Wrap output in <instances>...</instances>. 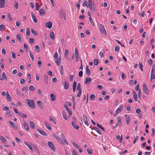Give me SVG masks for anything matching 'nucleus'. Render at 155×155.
I'll list each match as a JSON object with an SVG mask.
<instances>
[{
    "label": "nucleus",
    "mask_w": 155,
    "mask_h": 155,
    "mask_svg": "<svg viewBox=\"0 0 155 155\" xmlns=\"http://www.w3.org/2000/svg\"><path fill=\"white\" fill-rule=\"evenodd\" d=\"M139 66L141 71H143L142 64L141 63H139Z\"/></svg>",
    "instance_id": "e2e57ef3"
},
{
    "label": "nucleus",
    "mask_w": 155,
    "mask_h": 155,
    "mask_svg": "<svg viewBox=\"0 0 155 155\" xmlns=\"http://www.w3.org/2000/svg\"><path fill=\"white\" fill-rule=\"evenodd\" d=\"M155 66L154 65H153L151 69V74H154V71H155Z\"/></svg>",
    "instance_id": "4c0bfd02"
},
{
    "label": "nucleus",
    "mask_w": 155,
    "mask_h": 155,
    "mask_svg": "<svg viewBox=\"0 0 155 155\" xmlns=\"http://www.w3.org/2000/svg\"><path fill=\"white\" fill-rule=\"evenodd\" d=\"M26 35L29 36L30 35V30L29 28H27L26 29Z\"/></svg>",
    "instance_id": "ea45409f"
},
{
    "label": "nucleus",
    "mask_w": 155,
    "mask_h": 155,
    "mask_svg": "<svg viewBox=\"0 0 155 155\" xmlns=\"http://www.w3.org/2000/svg\"><path fill=\"white\" fill-rule=\"evenodd\" d=\"M71 142L72 143V144L73 145L74 147H75L77 148L78 147V146L77 145V144L74 141H71Z\"/></svg>",
    "instance_id": "5fc2aeb1"
},
{
    "label": "nucleus",
    "mask_w": 155,
    "mask_h": 155,
    "mask_svg": "<svg viewBox=\"0 0 155 155\" xmlns=\"http://www.w3.org/2000/svg\"><path fill=\"white\" fill-rule=\"evenodd\" d=\"M92 81L91 78H87L86 79V81L85 84H88L91 83Z\"/></svg>",
    "instance_id": "dca6fc26"
},
{
    "label": "nucleus",
    "mask_w": 155,
    "mask_h": 155,
    "mask_svg": "<svg viewBox=\"0 0 155 155\" xmlns=\"http://www.w3.org/2000/svg\"><path fill=\"white\" fill-rule=\"evenodd\" d=\"M1 140L2 143H5L6 142L5 139L2 136H0Z\"/></svg>",
    "instance_id": "09e8293b"
},
{
    "label": "nucleus",
    "mask_w": 155,
    "mask_h": 155,
    "mask_svg": "<svg viewBox=\"0 0 155 155\" xmlns=\"http://www.w3.org/2000/svg\"><path fill=\"white\" fill-rule=\"evenodd\" d=\"M41 102L39 101H38L37 102L38 106L41 109L43 108V106L41 104Z\"/></svg>",
    "instance_id": "aec40b11"
},
{
    "label": "nucleus",
    "mask_w": 155,
    "mask_h": 155,
    "mask_svg": "<svg viewBox=\"0 0 155 155\" xmlns=\"http://www.w3.org/2000/svg\"><path fill=\"white\" fill-rule=\"evenodd\" d=\"M32 146H33L34 149L36 151V152L39 154H40V152L36 146L34 144H32Z\"/></svg>",
    "instance_id": "a211bd4d"
},
{
    "label": "nucleus",
    "mask_w": 155,
    "mask_h": 155,
    "mask_svg": "<svg viewBox=\"0 0 155 155\" xmlns=\"http://www.w3.org/2000/svg\"><path fill=\"white\" fill-rule=\"evenodd\" d=\"M50 37L53 40L54 39V33L53 31H51L50 34Z\"/></svg>",
    "instance_id": "2f4dec72"
},
{
    "label": "nucleus",
    "mask_w": 155,
    "mask_h": 155,
    "mask_svg": "<svg viewBox=\"0 0 155 155\" xmlns=\"http://www.w3.org/2000/svg\"><path fill=\"white\" fill-rule=\"evenodd\" d=\"M35 50L37 52H39L40 51V48L38 45H36L35 46Z\"/></svg>",
    "instance_id": "58836bf2"
},
{
    "label": "nucleus",
    "mask_w": 155,
    "mask_h": 155,
    "mask_svg": "<svg viewBox=\"0 0 155 155\" xmlns=\"http://www.w3.org/2000/svg\"><path fill=\"white\" fill-rule=\"evenodd\" d=\"M39 12L40 15H42L45 13V11L44 9L41 8L40 9L39 11Z\"/></svg>",
    "instance_id": "c756f323"
},
{
    "label": "nucleus",
    "mask_w": 155,
    "mask_h": 155,
    "mask_svg": "<svg viewBox=\"0 0 155 155\" xmlns=\"http://www.w3.org/2000/svg\"><path fill=\"white\" fill-rule=\"evenodd\" d=\"M48 144L49 147L54 151H55V147L54 144L51 142H48Z\"/></svg>",
    "instance_id": "39448f33"
},
{
    "label": "nucleus",
    "mask_w": 155,
    "mask_h": 155,
    "mask_svg": "<svg viewBox=\"0 0 155 155\" xmlns=\"http://www.w3.org/2000/svg\"><path fill=\"white\" fill-rule=\"evenodd\" d=\"M55 138L60 143H61L62 144H64L63 142V141L58 136H57L55 137Z\"/></svg>",
    "instance_id": "6ab92c4d"
},
{
    "label": "nucleus",
    "mask_w": 155,
    "mask_h": 155,
    "mask_svg": "<svg viewBox=\"0 0 155 155\" xmlns=\"http://www.w3.org/2000/svg\"><path fill=\"white\" fill-rule=\"evenodd\" d=\"M6 98L9 101H11L12 100L11 97L8 92H7Z\"/></svg>",
    "instance_id": "bb28decb"
},
{
    "label": "nucleus",
    "mask_w": 155,
    "mask_h": 155,
    "mask_svg": "<svg viewBox=\"0 0 155 155\" xmlns=\"http://www.w3.org/2000/svg\"><path fill=\"white\" fill-rule=\"evenodd\" d=\"M7 16L8 18L11 21H12V17L9 13H8L7 14Z\"/></svg>",
    "instance_id": "bf43d9fd"
},
{
    "label": "nucleus",
    "mask_w": 155,
    "mask_h": 155,
    "mask_svg": "<svg viewBox=\"0 0 155 155\" xmlns=\"http://www.w3.org/2000/svg\"><path fill=\"white\" fill-rule=\"evenodd\" d=\"M97 125L98 127L100 128L102 130H104V127L102 126H101V125L99 124H98V123H97Z\"/></svg>",
    "instance_id": "680f3d73"
},
{
    "label": "nucleus",
    "mask_w": 155,
    "mask_h": 155,
    "mask_svg": "<svg viewBox=\"0 0 155 155\" xmlns=\"http://www.w3.org/2000/svg\"><path fill=\"white\" fill-rule=\"evenodd\" d=\"M37 130L43 136H47V135L46 133L42 130L39 129H37Z\"/></svg>",
    "instance_id": "0eeeda50"
},
{
    "label": "nucleus",
    "mask_w": 155,
    "mask_h": 155,
    "mask_svg": "<svg viewBox=\"0 0 155 155\" xmlns=\"http://www.w3.org/2000/svg\"><path fill=\"white\" fill-rule=\"evenodd\" d=\"M133 98L135 101L137 102V95L136 93L134 91H133Z\"/></svg>",
    "instance_id": "4be33fe9"
},
{
    "label": "nucleus",
    "mask_w": 155,
    "mask_h": 155,
    "mask_svg": "<svg viewBox=\"0 0 155 155\" xmlns=\"http://www.w3.org/2000/svg\"><path fill=\"white\" fill-rule=\"evenodd\" d=\"M9 123L14 128L17 129L18 127V126L15 124L14 123L11 121L9 120L8 121Z\"/></svg>",
    "instance_id": "9b49d317"
},
{
    "label": "nucleus",
    "mask_w": 155,
    "mask_h": 155,
    "mask_svg": "<svg viewBox=\"0 0 155 155\" xmlns=\"http://www.w3.org/2000/svg\"><path fill=\"white\" fill-rule=\"evenodd\" d=\"M45 125L47 128L49 130H51V128L50 125L49 124L47 123L46 121L45 122Z\"/></svg>",
    "instance_id": "5701e85b"
},
{
    "label": "nucleus",
    "mask_w": 155,
    "mask_h": 155,
    "mask_svg": "<svg viewBox=\"0 0 155 155\" xmlns=\"http://www.w3.org/2000/svg\"><path fill=\"white\" fill-rule=\"evenodd\" d=\"M117 122L119 124V126L121 124V120L120 117H117Z\"/></svg>",
    "instance_id": "c9c22d12"
},
{
    "label": "nucleus",
    "mask_w": 155,
    "mask_h": 155,
    "mask_svg": "<svg viewBox=\"0 0 155 155\" xmlns=\"http://www.w3.org/2000/svg\"><path fill=\"white\" fill-rule=\"evenodd\" d=\"M44 81L45 84H48V76L46 74L44 76Z\"/></svg>",
    "instance_id": "1a4fd4ad"
},
{
    "label": "nucleus",
    "mask_w": 155,
    "mask_h": 155,
    "mask_svg": "<svg viewBox=\"0 0 155 155\" xmlns=\"http://www.w3.org/2000/svg\"><path fill=\"white\" fill-rule=\"evenodd\" d=\"M64 107L65 108L66 110L67 111L68 113L69 114V116H70L72 114V112L71 110L68 108V107L66 105H64Z\"/></svg>",
    "instance_id": "9d476101"
},
{
    "label": "nucleus",
    "mask_w": 155,
    "mask_h": 155,
    "mask_svg": "<svg viewBox=\"0 0 155 155\" xmlns=\"http://www.w3.org/2000/svg\"><path fill=\"white\" fill-rule=\"evenodd\" d=\"M71 124L74 129L78 130L79 128V126L77 125L73 121L72 122Z\"/></svg>",
    "instance_id": "4468645a"
},
{
    "label": "nucleus",
    "mask_w": 155,
    "mask_h": 155,
    "mask_svg": "<svg viewBox=\"0 0 155 155\" xmlns=\"http://www.w3.org/2000/svg\"><path fill=\"white\" fill-rule=\"evenodd\" d=\"M54 58L55 59H57L58 58V55L57 52H56L54 56Z\"/></svg>",
    "instance_id": "0e129e2a"
},
{
    "label": "nucleus",
    "mask_w": 155,
    "mask_h": 155,
    "mask_svg": "<svg viewBox=\"0 0 155 155\" xmlns=\"http://www.w3.org/2000/svg\"><path fill=\"white\" fill-rule=\"evenodd\" d=\"M87 151L88 154H91L92 153V150L89 148L87 149Z\"/></svg>",
    "instance_id": "3c124183"
},
{
    "label": "nucleus",
    "mask_w": 155,
    "mask_h": 155,
    "mask_svg": "<svg viewBox=\"0 0 155 155\" xmlns=\"http://www.w3.org/2000/svg\"><path fill=\"white\" fill-rule=\"evenodd\" d=\"M139 139V137L138 136H137L136 137H135V139L134 140V141L133 142V143L134 144H135L136 143V141H137V140H138Z\"/></svg>",
    "instance_id": "774afa93"
},
{
    "label": "nucleus",
    "mask_w": 155,
    "mask_h": 155,
    "mask_svg": "<svg viewBox=\"0 0 155 155\" xmlns=\"http://www.w3.org/2000/svg\"><path fill=\"white\" fill-rule=\"evenodd\" d=\"M93 129L96 131L99 134H101V132L99 129L96 127H93Z\"/></svg>",
    "instance_id": "72a5a7b5"
},
{
    "label": "nucleus",
    "mask_w": 155,
    "mask_h": 155,
    "mask_svg": "<svg viewBox=\"0 0 155 155\" xmlns=\"http://www.w3.org/2000/svg\"><path fill=\"white\" fill-rule=\"evenodd\" d=\"M69 84L66 81H65L64 82V88L66 90L68 89L69 88Z\"/></svg>",
    "instance_id": "2eb2a0df"
},
{
    "label": "nucleus",
    "mask_w": 155,
    "mask_h": 155,
    "mask_svg": "<svg viewBox=\"0 0 155 155\" xmlns=\"http://www.w3.org/2000/svg\"><path fill=\"white\" fill-rule=\"evenodd\" d=\"M83 120L84 122L87 120V118L86 116L85 115L83 116Z\"/></svg>",
    "instance_id": "6e6d98bb"
},
{
    "label": "nucleus",
    "mask_w": 155,
    "mask_h": 155,
    "mask_svg": "<svg viewBox=\"0 0 155 155\" xmlns=\"http://www.w3.org/2000/svg\"><path fill=\"white\" fill-rule=\"evenodd\" d=\"M23 126L25 129L26 130H28L29 129V127L28 124L25 121H23Z\"/></svg>",
    "instance_id": "6e6552de"
},
{
    "label": "nucleus",
    "mask_w": 155,
    "mask_h": 155,
    "mask_svg": "<svg viewBox=\"0 0 155 155\" xmlns=\"http://www.w3.org/2000/svg\"><path fill=\"white\" fill-rule=\"evenodd\" d=\"M29 122H30V127L32 129H34L35 128V124H34V123H33V122L32 121H30Z\"/></svg>",
    "instance_id": "393cba45"
},
{
    "label": "nucleus",
    "mask_w": 155,
    "mask_h": 155,
    "mask_svg": "<svg viewBox=\"0 0 155 155\" xmlns=\"http://www.w3.org/2000/svg\"><path fill=\"white\" fill-rule=\"evenodd\" d=\"M52 25V23L51 21H49L46 22L45 24V26L47 28L51 29Z\"/></svg>",
    "instance_id": "423d86ee"
},
{
    "label": "nucleus",
    "mask_w": 155,
    "mask_h": 155,
    "mask_svg": "<svg viewBox=\"0 0 155 155\" xmlns=\"http://www.w3.org/2000/svg\"><path fill=\"white\" fill-rule=\"evenodd\" d=\"M148 63L150 65H151L152 64V60L151 59H149L148 61Z\"/></svg>",
    "instance_id": "338daca9"
},
{
    "label": "nucleus",
    "mask_w": 155,
    "mask_h": 155,
    "mask_svg": "<svg viewBox=\"0 0 155 155\" xmlns=\"http://www.w3.org/2000/svg\"><path fill=\"white\" fill-rule=\"evenodd\" d=\"M116 138L118 140H120V142H121V141L123 140L122 137H120V136L119 135L117 136Z\"/></svg>",
    "instance_id": "49530a36"
},
{
    "label": "nucleus",
    "mask_w": 155,
    "mask_h": 155,
    "mask_svg": "<svg viewBox=\"0 0 155 155\" xmlns=\"http://www.w3.org/2000/svg\"><path fill=\"white\" fill-rule=\"evenodd\" d=\"M69 54V51L68 50H66L64 52V56L65 57H66Z\"/></svg>",
    "instance_id": "4d7b16f0"
},
{
    "label": "nucleus",
    "mask_w": 155,
    "mask_h": 155,
    "mask_svg": "<svg viewBox=\"0 0 155 155\" xmlns=\"http://www.w3.org/2000/svg\"><path fill=\"white\" fill-rule=\"evenodd\" d=\"M16 38L18 41H21V36L20 34H18L17 35Z\"/></svg>",
    "instance_id": "c03bdc74"
},
{
    "label": "nucleus",
    "mask_w": 155,
    "mask_h": 155,
    "mask_svg": "<svg viewBox=\"0 0 155 155\" xmlns=\"http://www.w3.org/2000/svg\"><path fill=\"white\" fill-rule=\"evenodd\" d=\"M29 89L31 91H34L35 89V87L33 85H31L29 87Z\"/></svg>",
    "instance_id": "864d4df0"
},
{
    "label": "nucleus",
    "mask_w": 155,
    "mask_h": 155,
    "mask_svg": "<svg viewBox=\"0 0 155 155\" xmlns=\"http://www.w3.org/2000/svg\"><path fill=\"white\" fill-rule=\"evenodd\" d=\"M6 114L8 117H11L12 116V115L11 114L10 112L9 111H7L6 112Z\"/></svg>",
    "instance_id": "13d9d810"
},
{
    "label": "nucleus",
    "mask_w": 155,
    "mask_h": 155,
    "mask_svg": "<svg viewBox=\"0 0 155 155\" xmlns=\"http://www.w3.org/2000/svg\"><path fill=\"white\" fill-rule=\"evenodd\" d=\"M94 64L95 65H96V66L98 64V63H99V61H98V60L97 59H94Z\"/></svg>",
    "instance_id": "e433bc0d"
},
{
    "label": "nucleus",
    "mask_w": 155,
    "mask_h": 155,
    "mask_svg": "<svg viewBox=\"0 0 155 155\" xmlns=\"http://www.w3.org/2000/svg\"><path fill=\"white\" fill-rule=\"evenodd\" d=\"M126 77L125 74L123 72L121 73V78L123 80H124L125 78Z\"/></svg>",
    "instance_id": "69168bd1"
},
{
    "label": "nucleus",
    "mask_w": 155,
    "mask_h": 155,
    "mask_svg": "<svg viewBox=\"0 0 155 155\" xmlns=\"http://www.w3.org/2000/svg\"><path fill=\"white\" fill-rule=\"evenodd\" d=\"M86 74L87 76H89L90 74V70L88 68L87 65L86 66Z\"/></svg>",
    "instance_id": "412c9836"
},
{
    "label": "nucleus",
    "mask_w": 155,
    "mask_h": 155,
    "mask_svg": "<svg viewBox=\"0 0 155 155\" xmlns=\"http://www.w3.org/2000/svg\"><path fill=\"white\" fill-rule=\"evenodd\" d=\"M20 117H21L23 118H25L27 117V115L25 114L19 112L18 113V114Z\"/></svg>",
    "instance_id": "c85d7f7f"
},
{
    "label": "nucleus",
    "mask_w": 155,
    "mask_h": 155,
    "mask_svg": "<svg viewBox=\"0 0 155 155\" xmlns=\"http://www.w3.org/2000/svg\"><path fill=\"white\" fill-rule=\"evenodd\" d=\"M143 90L145 94L148 95L149 94V90L147 87V85L145 84H143Z\"/></svg>",
    "instance_id": "7ed1b4c3"
},
{
    "label": "nucleus",
    "mask_w": 155,
    "mask_h": 155,
    "mask_svg": "<svg viewBox=\"0 0 155 155\" xmlns=\"http://www.w3.org/2000/svg\"><path fill=\"white\" fill-rule=\"evenodd\" d=\"M142 95V92L140 89H139L138 90V97L139 99H140Z\"/></svg>",
    "instance_id": "a19ab883"
},
{
    "label": "nucleus",
    "mask_w": 155,
    "mask_h": 155,
    "mask_svg": "<svg viewBox=\"0 0 155 155\" xmlns=\"http://www.w3.org/2000/svg\"><path fill=\"white\" fill-rule=\"evenodd\" d=\"M24 143L28 147L31 151H33V149L32 146L26 141L24 142Z\"/></svg>",
    "instance_id": "b1692460"
},
{
    "label": "nucleus",
    "mask_w": 155,
    "mask_h": 155,
    "mask_svg": "<svg viewBox=\"0 0 155 155\" xmlns=\"http://www.w3.org/2000/svg\"><path fill=\"white\" fill-rule=\"evenodd\" d=\"M61 136L62 139H63L64 142H65L67 145H68V143L67 140L65 139V137L64 136L63 134L61 133Z\"/></svg>",
    "instance_id": "cd10ccee"
},
{
    "label": "nucleus",
    "mask_w": 155,
    "mask_h": 155,
    "mask_svg": "<svg viewBox=\"0 0 155 155\" xmlns=\"http://www.w3.org/2000/svg\"><path fill=\"white\" fill-rule=\"evenodd\" d=\"M29 54H30V56L31 58L32 61H34V57L33 55L32 54V53L31 52L29 51Z\"/></svg>",
    "instance_id": "603ef678"
},
{
    "label": "nucleus",
    "mask_w": 155,
    "mask_h": 155,
    "mask_svg": "<svg viewBox=\"0 0 155 155\" xmlns=\"http://www.w3.org/2000/svg\"><path fill=\"white\" fill-rule=\"evenodd\" d=\"M2 76L4 80H7V76L5 74V72H3L2 73Z\"/></svg>",
    "instance_id": "79ce46f5"
},
{
    "label": "nucleus",
    "mask_w": 155,
    "mask_h": 155,
    "mask_svg": "<svg viewBox=\"0 0 155 155\" xmlns=\"http://www.w3.org/2000/svg\"><path fill=\"white\" fill-rule=\"evenodd\" d=\"M31 32L35 35H38L36 31L34 30L33 29H31Z\"/></svg>",
    "instance_id": "8fccbe9b"
},
{
    "label": "nucleus",
    "mask_w": 155,
    "mask_h": 155,
    "mask_svg": "<svg viewBox=\"0 0 155 155\" xmlns=\"http://www.w3.org/2000/svg\"><path fill=\"white\" fill-rule=\"evenodd\" d=\"M5 0H0V8H4L5 7Z\"/></svg>",
    "instance_id": "f8f14e48"
},
{
    "label": "nucleus",
    "mask_w": 155,
    "mask_h": 155,
    "mask_svg": "<svg viewBox=\"0 0 155 155\" xmlns=\"http://www.w3.org/2000/svg\"><path fill=\"white\" fill-rule=\"evenodd\" d=\"M36 9L38 11L39 9V4L38 3H36L35 4Z\"/></svg>",
    "instance_id": "052dcab7"
},
{
    "label": "nucleus",
    "mask_w": 155,
    "mask_h": 155,
    "mask_svg": "<svg viewBox=\"0 0 155 155\" xmlns=\"http://www.w3.org/2000/svg\"><path fill=\"white\" fill-rule=\"evenodd\" d=\"M123 107V104H121L120 105L119 108H117L116 110V113H119L120 112L121 110H122Z\"/></svg>",
    "instance_id": "ddd939ff"
},
{
    "label": "nucleus",
    "mask_w": 155,
    "mask_h": 155,
    "mask_svg": "<svg viewBox=\"0 0 155 155\" xmlns=\"http://www.w3.org/2000/svg\"><path fill=\"white\" fill-rule=\"evenodd\" d=\"M100 30L101 33L104 35H106L107 33L103 25L101 24H100Z\"/></svg>",
    "instance_id": "20e7f679"
},
{
    "label": "nucleus",
    "mask_w": 155,
    "mask_h": 155,
    "mask_svg": "<svg viewBox=\"0 0 155 155\" xmlns=\"http://www.w3.org/2000/svg\"><path fill=\"white\" fill-rule=\"evenodd\" d=\"M62 16L63 17L64 19L65 20H66V15L65 12L64 11H62Z\"/></svg>",
    "instance_id": "de8ad7c7"
},
{
    "label": "nucleus",
    "mask_w": 155,
    "mask_h": 155,
    "mask_svg": "<svg viewBox=\"0 0 155 155\" xmlns=\"http://www.w3.org/2000/svg\"><path fill=\"white\" fill-rule=\"evenodd\" d=\"M77 89L78 90L81 91V84L80 83L78 84Z\"/></svg>",
    "instance_id": "a18cd8bd"
},
{
    "label": "nucleus",
    "mask_w": 155,
    "mask_h": 155,
    "mask_svg": "<svg viewBox=\"0 0 155 155\" xmlns=\"http://www.w3.org/2000/svg\"><path fill=\"white\" fill-rule=\"evenodd\" d=\"M124 117L126 118V121H130V117L128 115L125 114L124 115Z\"/></svg>",
    "instance_id": "f704fd0d"
},
{
    "label": "nucleus",
    "mask_w": 155,
    "mask_h": 155,
    "mask_svg": "<svg viewBox=\"0 0 155 155\" xmlns=\"http://www.w3.org/2000/svg\"><path fill=\"white\" fill-rule=\"evenodd\" d=\"M50 98L51 101H54L55 100V96L53 94H50Z\"/></svg>",
    "instance_id": "7c9ffc66"
},
{
    "label": "nucleus",
    "mask_w": 155,
    "mask_h": 155,
    "mask_svg": "<svg viewBox=\"0 0 155 155\" xmlns=\"http://www.w3.org/2000/svg\"><path fill=\"white\" fill-rule=\"evenodd\" d=\"M31 15L32 18L33 19V20L34 22L35 23H37V22L38 20H37V19H36V18L35 15L32 12H31Z\"/></svg>",
    "instance_id": "f3484780"
},
{
    "label": "nucleus",
    "mask_w": 155,
    "mask_h": 155,
    "mask_svg": "<svg viewBox=\"0 0 155 155\" xmlns=\"http://www.w3.org/2000/svg\"><path fill=\"white\" fill-rule=\"evenodd\" d=\"M26 102H27L28 106L31 108L33 109L35 107V103L33 100L27 99Z\"/></svg>",
    "instance_id": "f257e3e1"
},
{
    "label": "nucleus",
    "mask_w": 155,
    "mask_h": 155,
    "mask_svg": "<svg viewBox=\"0 0 155 155\" xmlns=\"http://www.w3.org/2000/svg\"><path fill=\"white\" fill-rule=\"evenodd\" d=\"M62 114H63V117L64 118L67 120H68V117L66 115V113L64 112V111H62Z\"/></svg>",
    "instance_id": "473e14b6"
},
{
    "label": "nucleus",
    "mask_w": 155,
    "mask_h": 155,
    "mask_svg": "<svg viewBox=\"0 0 155 155\" xmlns=\"http://www.w3.org/2000/svg\"><path fill=\"white\" fill-rule=\"evenodd\" d=\"M95 98V96L94 94H91L90 97V99L91 100H93Z\"/></svg>",
    "instance_id": "37998d69"
},
{
    "label": "nucleus",
    "mask_w": 155,
    "mask_h": 155,
    "mask_svg": "<svg viewBox=\"0 0 155 155\" xmlns=\"http://www.w3.org/2000/svg\"><path fill=\"white\" fill-rule=\"evenodd\" d=\"M87 7L89 8L90 10L91 11L93 9L94 11H95V7L94 4L92 2L89 3L87 5Z\"/></svg>",
    "instance_id": "f03ea898"
},
{
    "label": "nucleus",
    "mask_w": 155,
    "mask_h": 155,
    "mask_svg": "<svg viewBox=\"0 0 155 155\" xmlns=\"http://www.w3.org/2000/svg\"><path fill=\"white\" fill-rule=\"evenodd\" d=\"M5 26L4 25L1 24L0 25V30L1 31H4V29H5Z\"/></svg>",
    "instance_id": "a878e982"
}]
</instances>
